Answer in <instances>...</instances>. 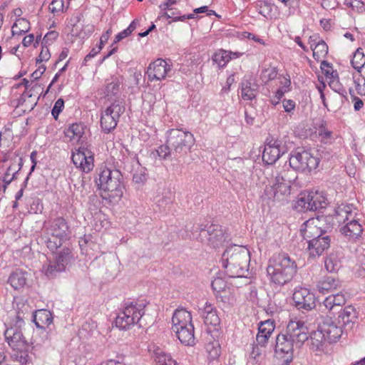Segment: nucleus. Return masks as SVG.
Listing matches in <instances>:
<instances>
[{
	"label": "nucleus",
	"mask_w": 365,
	"mask_h": 365,
	"mask_svg": "<svg viewBox=\"0 0 365 365\" xmlns=\"http://www.w3.org/2000/svg\"><path fill=\"white\" fill-rule=\"evenodd\" d=\"M309 339L308 328L303 322H290L284 332L277 336L275 352L279 358H284L286 364L293 359L294 349L300 348Z\"/></svg>",
	"instance_id": "1"
},
{
	"label": "nucleus",
	"mask_w": 365,
	"mask_h": 365,
	"mask_svg": "<svg viewBox=\"0 0 365 365\" xmlns=\"http://www.w3.org/2000/svg\"><path fill=\"white\" fill-rule=\"evenodd\" d=\"M165 138V143L155 150L157 155L163 160H177L186 155L195 142L192 133L178 128L167 130Z\"/></svg>",
	"instance_id": "2"
},
{
	"label": "nucleus",
	"mask_w": 365,
	"mask_h": 365,
	"mask_svg": "<svg viewBox=\"0 0 365 365\" xmlns=\"http://www.w3.org/2000/svg\"><path fill=\"white\" fill-rule=\"evenodd\" d=\"M221 262L230 277H247L250 263V250L246 247L234 245L225 250Z\"/></svg>",
	"instance_id": "3"
},
{
	"label": "nucleus",
	"mask_w": 365,
	"mask_h": 365,
	"mask_svg": "<svg viewBox=\"0 0 365 365\" xmlns=\"http://www.w3.org/2000/svg\"><path fill=\"white\" fill-rule=\"evenodd\" d=\"M98 178L96 182L104 194L103 197L111 203L118 202L123 195L124 184L121 172L106 165L101 166L98 170Z\"/></svg>",
	"instance_id": "4"
},
{
	"label": "nucleus",
	"mask_w": 365,
	"mask_h": 365,
	"mask_svg": "<svg viewBox=\"0 0 365 365\" xmlns=\"http://www.w3.org/2000/svg\"><path fill=\"white\" fill-rule=\"evenodd\" d=\"M297 272V264L287 253L273 256L269 260L267 273L275 287H282L292 282Z\"/></svg>",
	"instance_id": "5"
},
{
	"label": "nucleus",
	"mask_w": 365,
	"mask_h": 365,
	"mask_svg": "<svg viewBox=\"0 0 365 365\" xmlns=\"http://www.w3.org/2000/svg\"><path fill=\"white\" fill-rule=\"evenodd\" d=\"M148 302L145 299L125 302L122 309L115 319L116 327L120 330H129L135 325L140 324V319L145 314V308Z\"/></svg>",
	"instance_id": "6"
},
{
	"label": "nucleus",
	"mask_w": 365,
	"mask_h": 365,
	"mask_svg": "<svg viewBox=\"0 0 365 365\" xmlns=\"http://www.w3.org/2000/svg\"><path fill=\"white\" fill-rule=\"evenodd\" d=\"M70 230L67 221L62 217L49 220L45 224L44 243L53 252L69 239Z\"/></svg>",
	"instance_id": "7"
},
{
	"label": "nucleus",
	"mask_w": 365,
	"mask_h": 365,
	"mask_svg": "<svg viewBox=\"0 0 365 365\" xmlns=\"http://www.w3.org/2000/svg\"><path fill=\"white\" fill-rule=\"evenodd\" d=\"M334 225V217L333 216H317L304 222L301 232L304 239L308 242L312 239L319 238L325 232H331Z\"/></svg>",
	"instance_id": "8"
},
{
	"label": "nucleus",
	"mask_w": 365,
	"mask_h": 365,
	"mask_svg": "<svg viewBox=\"0 0 365 365\" xmlns=\"http://www.w3.org/2000/svg\"><path fill=\"white\" fill-rule=\"evenodd\" d=\"M202 241L206 239L207 245L215 249L224 246L225 242L230 240V235L226 230L220 225L212 224L203 227L202 225H197L195 232L192 233L190 237L198 238Z\"/></svg>",
	"instance_id": "9"
},
{
	"label": "nucleus",
	"mask_w": 365,
	"mask_h": 365,
	"mask_svg": "<svg viewBox=\"0 0 365 365\" xmlns=\"http://www.w3.org/2000/svg\"><path fill=\"white\" fill-rule=\"evenodd\" d=\"M125 111V106L121 100L114 101L101 113V127L105 133H109L114 130L118 123L120 115Z\"/></svg>",
	"instance_id": "10"
},
{
	"label": "nucleus",
	"mask_w": 365,
	"mask_h": 365,
	"mask_svg": "<svg viewBox=\"0 0 365 365\" xmlns=\"http://www.w3.org/2000/svg\"><path fill=\"white\" fill-rule=\"evenodd\" d=\"M289 163L295 170L309 172L318 167L319 159L307 150H295L291 154Z\"/></svg>",
	"instance_id": "11"
},
{
	"label": "nucleus",
	"mask_w": 365,
	"mask_h": 365,
	"mask_svg": "<svg viewBox=\"0 0 365 365\" xmlns=\"http://www.w3.org/2000/svg\"><path fill=\"white\" fill-rule=\"evenodd\" d=\"M4 336L6 341L12 349L19 352L28 351L30 347L29 343L26 340L19 327H13V326L7 327L4 331Z\"/></svg>",
	"instance_id": "12"
},
{
	"label": "nucleus",
	"mask_w": 365,
	"mask_h": 365,
	"mask_svg": "<svg viewBox=\"0 0 365 365\" xmlns=\"http://www.w3.org/2000/svg\"><path fill=\"white\" fill-rule=\"evenodd\" d=\"M292 299L299 310L309 311L316 307L315 295L304 287L295 288Z\"/></svg>",
	"instance_id": "13"
},
{
	"label": "nucleus",
	"mask_w": 365,
	"mask_h": 365,
	"mask_svg": "<svg viewBox=\"0 0 365 365\" xmlns=\"http://www.w3.org/2000/svg\"><path fill=\"white\" fill-rule=\"evenodd\" d=\"M285 153L282 143L278 139L267 138L262 153V160L267 165H273Z\"/></svg>",
	"instance_id": "14"
},
{
	"label": "nucleus",
	"mask_w": 365,
	"mask_h": 365,
	"mask_svg": "<svg viewBox=\"0 0 365 365\" xmlns=\"http://www.w3.org/2000/svg\"><path fill=\"white\" fill-rule=\"evenodd\" d=\"M71 159L75 166L84 173L90 172L94 167L93 154L87 148H79L73 153Z\"/></svg>",
	"instance_id": "15"
},
{
	"label": "nucleus",
	"mask_w": 365,
	"mask_h": 365,
	"mask_svg": "<svg viewBox=\"0 0 365 365\" xmlns=\"http://www.w3.org/2000/svg\"><path fill=\"white\" fill-rule=\"evenodd\" d=\"M298 205L307 210L315 211L326 207L327 205V197L323 192H309L299 198Z\"/></svg>",
	"instance_id": "16"
},
{
	"label": "nucleus",
	"mask_w": 365,
	"mask_h": 365,
	"mask_svg": "<svg viewBox=\"0 0 365 365\" xmlns=\"http://www.w3.org/2000/svg\"><path fill=\"white\" fill-rule=\"evenodd\" d=\"M170 71L171 65L167 61L158 58L149 64L145 75L150 81H160L165 79L168 73Z\"/></svg>",
	"instance_id": "17"
},
{
	"label": "nucleus",
	"mask_w": 365,
	"mask_h": 365,
	"mask_svg": "<svg viewBox=\"0 0 365 365\" xmlns=\"http://www.w3.org/2000/svg\"><path fill=\"white\" fill-rule=\"evenodd\" d=\"M290 180L285 179L282 174H278L274 179L272 186L273 197L275 201L282 202L287 200L291 193Z\"/></svg>",
	"instance_id": "18"
},
{
	"label": "nucleus",
	"mask_w": 365,
	"mask_h": 365,
	"mask_svg": "<svg viewBox=\"0 0 365 365\" xmlns=\"http://www.w3.org/2000/svg\"><path fill=\"white\" fill-rule=\"evenodd\" d=\"M330 232H325L319 238L312 239L307 242V250L312 257H317L322 255L324 251L327 250L331 244Z\"/></svg>",
	"instance_id": "19"
},
{
	"label": "nucleus",
	"mask_w": 365,
	"mask_h": 365,
	"mask_svg": "<svg viewBox=\"0 0 365 365\" xmlns=\"http://www.w3.org/2000/svg\"><path fill=\"white\" fill-rule=\"evenodd\" d=\"M33 321L38 328L43 329L41 332L42 341L41 343H37V345L44 344L46 341L48 340V333L45 330V328L53 322L52 314L45 309L37 310L34 314Z\"/></svg>",
	"instance_id": "20"
},
{
	"label": "nucleus",
	"mask_w": 365,
	"mask_h": 365,
	"mask_svg": "<svg viewBox=\"0 0 365 365\" xmlns=\"http://www.w3.org/2000/svg\"><path fill=\"white\" fill-rule=\"evenodd\" d=\"M319 325L328 339L329 344L336 342L342 334L341 326L337 325L331 317L324 319Z\"/></svg>",
	"instance_id": "21"
},
{
	"label": "nucleus",
	"mask_w": 365,
	"mask_h": 365,
	"mask_svg": "<svg viewBox=\"0 0 365 365\" xmlns=\"http://www.w3.org/2000/svg\"><path fill=\"white\" fill-rule=\"evenodd\" d=\"M172 329L173 331L193 325L190 312L184 309H178L172 317Z\"/></svg>",
	"instance_id": "22"
},
{
	"label": "nucleus",
	"mask_w": 365,
	"mask_h": 365,
	"mask_svg": "<svg viewBox=\"0 0 365 365\" xmlns=\"http://www.w3.org/2000/svg\"><path fill=\"white\" fill-rule=\"evenodd\" d=\"M54 252L55 257L53 259L56 260L59 265L64 267L66 270L67 267L71 266L75 260L74 254L69 246L65 245L63 247H61L56 251H54L53 253Z\"/></svg>",
	"instance_id": "23"
},
{
	"label": "nucleus",
	"mask_w": 365,
	"mask_h": 365,
	"mask_svg": "<svg viewBox=\"0 0 365 365\" xmlns=\"http://www.w3.org/2000/svg\"><path fill=\"white\" fill-rule=\"evenodd\" d=\"M200 314L207 325H211L214 327H217L220 323V317L217 314L216 308L209 302H206L202 309H200Z\"/></svg>",
	"instance_id": "24"
},
{
	"label": "nucleus",
	"mask_w": 365,
	"mask_h": 365,
	"mask_svg": "<svg viewBox=\"0 0 365 365\" xmlns=\"http://www.w3.org/2000/svg\"><path fill=\"white\" fill-rule=\"evenodd\" d=\"M337 312L339 313L338 323L341 326H349L351 324H354L357 319L356 310L351 305L340 309Z\"/></svg>",
	"instance_id": "25"
},
{
	"label": "nucleus",
	"mask_w": 365,
	"mask_h": 365,
	"mask_svg": "<svg viewBox=\"0 0 365 365\" xmlns=\"http://www.w3.org/2000/svg\"><path fill=\"white\" fill-rule=\"evenodd\" d=\"M341 232L349 238L356 240L361 237L363 227L358 220L353 219L341 228Z\"/></svg>",
	"instance_id": "26"
},
{
	"label": "nucleus",
	"mask_w": 365,
	"mask_h": 365,
	"mask_svg": "<svg viewBox=\"0 0 365 365\" xmlns=\"http://www.w3.org/2000/svg\"><path fill=\"white\" fill-rule=\"evenodd\" d=\"M341 287V283L339 279L332 276L324 277L317 285V289L322 294L333 292L340 289Z\"/></svg>",
	"instance_id": "27"
},
{
	"label": "nucleus",
	"mask_w": 365,
	"mask_h": 365,
	"mask_svg": "<svg viewBox=\"0 0 365 365\" xmlns=\"http://www.w3.org/2000/svg\"><path fill=\"white\" fill-rule=\"evenodd\" d=\"M327 344L328 339L319 325L318 329L310 335V347L314 351H322Z\"/></svg>",
	"instance_id": "28"
},
{
	"label": "nucleus",
	"mask_w": 365,
	"mask_h": 365,
	"mask_svg": "<svg viewBox=\"0 0 365 365\" xmlns=\"http://www.w3.org/2000/svg\"><path fill=\"white\" fill-rule=\"evenodd\" d=\"M174 332L182 344L185 346H193L195 344L193 325L182 329L180 328V329L175 331Z\"/></svg>",
	"instance_id": "29"
},
{
	"label": "nucleus",
	"mask_w": 365,
	"mask_h": 365,
	"mask_svg": "<svg viewBox=\"0 0 365 365\" xmlns=\"http://www.w3.org/2000/svg\"><path fill=\"white\" fill-rule=\"evenodd\" d=\"M257 93V85L252 79L242 81L241 83V96L245 101H252L255 98Z\"/></svg>",
	"instance_id": "30"
},
{
	"label": "nucleus",
	"mask_w": 365,
	"mask_h": 365,
	"mask_svg": "<svg viewBox=\"0 0 365 365\" xmlns=\"http://www.w3.org/2000/svg\"><path fill=\"white\" fill-rule=\"evenodd\" d=\"M26 272L17 269L10 274L8 282L14 289L22 288L26 282Z\"/></svg>",
	"instance_id": "31"
},
{
	"label": "nucleus",
	"mask_w": 365,
	"mask_h": 365,
	"mask_svg": "<svg viewBox=\"0 0 365 365\" xmlns=\"http://www.w3.org/2000/svg\"><path fill=\"white\" fill-rule=\"evenodd\" d=\"M44 274L49 279L57 277L59 274L66 271L64 267L59 265L56 260H50L43 266Z\"/></svg>",
	"instance_id": "32"
},
{
	"label": "nucleus",
	"mask_w": 365,
	"mask_h": 365,
	"mask_svg": "<svg viewBox=\"0 0 365 365\" xmlns=\"http://www.w3.org/2000/svg\"><path fill=\"white\" fill-rule=\"evenodd\" d=\"M154 360L157 365H179L170 354L165 353L160 349L155 351Z\"/></svg>",
	"instance_id": "33"
},
{
	"label": "nucleus",
	"mask_w": 365,
	"mask_h": 365,
	"mask_svg": "<svg viewBox=\"0 0 365 365\" xmlns=\"http://www.w3.org/2000/svg\"><path fill=\"white\" fill-rule=\"evenodd\" d=\"M66 135L71 140H79L84 134V125L81 123H73L66 130Z\"/></svg>",
	"instance_id": "34"
},
{
	"label": "nucleus",
	"mask_w": 365,
	"mask_h": 365,
	"mask_svg": "<svg viewBox=\"0 0 365 365\" xmlns=\"http://www.w3.org/2000/svg\"><path fill=\"white\" fill-rule=\"evenodd\" d=\"M30 23L28 20L24 18L19 19L12 26V35H22L27 33L30 30Z\"/></svg>",
	"instance_id": "35"
},
{
	"label": "nucleus",
	"mask_w": 365,
	"mask_h": 365,
	"mask_svg": "<svg viewBox=\"0 0 365 365\" xmlns=\"http://www.w3.org/2000/svg\"><path fill=\"white\" fill-rule=\"evenodd\" d=\"M325 267L329 272H334L341 267V262L336 254L331 253L327 257L325 262Z\"/></svg>",
	"instance_id": "36"
},
{
	"label": "nucleus",
	"mask_w": 365,
	"mask_h": 365,
	"mask_svg": "<svg viewBox=\"0 0 365 365\" xmlns=\"http://www.w3.org/2000/svg\"><path fill=\"white\" fill-rule=\"evenodd\" d=\"M351 63L352 66L358 71H360V70L364 67L365 65V55L362 48H359L356 49L353 54Z\"/></svg>",
	"instance_id": "37"
},
{
	"label": "nucleus",
	"mask_w": 365,
	"mask_h": 365,
	"mask_svg": "<svg viewBox=\"0 0 365 365\" xmlns=\"http://www.w3.org/2000/svg\"><path fill=\"white\" fill-rule=\"evenodd\" d=\"M123 83V78L115 77L112 78V81L108 83L106 87L105 93L108 96H116L120 92V85Z\"/></svg>",
	"instance_id": "38"
},
{
	"label": "nucleus",
	"mask_w": 365,
	"mask_h": 365,
	"mask_svg": "<svg viewBox=\"0 0 365 365\" xmlns=\"http://www.w3.org/2000/svg\"><path fill=\"white\" fill-rule=\"evenodd\" d=\"M228 56L227 51L220 50L215 53L212 58L219 67H224L230 61V56Z\"/></svg>",
	"instance_id": "39"
},
{
	"label": "nucleus",
	"mask_w": 365,
	"mask_h": 365,
	"mask_svg": "<svg viewBox=\"0 0 365 365\" xmlns=\"http://www.w3.org/2000/svg\"><path fill=\"white\" fill-rule=\"evenodd\" d=\"M314 58L319 61L322 58H324L328 53V46L324 40H322L316 47L312 48Z\"/></svg>",
	"instance_id": "40"
},
{
	"label": "nucleus",
	"mask_w": 365,
	"mask_h": 365,
	"mask_svg": "<svg viewBox=\"0 0 365 365\" xmlns=\"http://www.w3.org/2000/svg\"><path fill=\"white\" fill-rule=\"evenodd\" d=\"M273 6L274 4L269 1H260L257 4V9L261 15L265 18H269L271 16Z\"/></svg>",
	"instance_id": "41"
},
{
	"label": "nucleus",
	"mask_w": 365,
	"mask_h": 365,
	"mask_svg": "<svg viewBox=\"0 0 365 365\" xmlns=\"http://www.w3.org/2000/svg\"><path fill=\"white\" fill-rule=\"evenodd\" d=\"M274 329L275 324L274 320H265L260 322L258 328V333L271 336Z\"/></svg>",
	"instance_id": "42"
},
{
	"label": "nucleus",
	"mask_w": 365,
	"mask_h": 365,
	"mask_svg": "<svg viewBox=\"0 0 365 365\" xmlns=\"http://www.w3.org/2000/svg\"><path fill=\"white\" fill-rule=\"evenodd\" d=\"M354 83L357 93L360 96H365V78L360 75L354 76Z\"/></svg>",
	"instance_id": "43"
},
{
	"label": "nucleus",
	"mask_w": 365,
	"mask_h": 365,
	"mask_svg": "<svg viewBox=\"0 0 365 365\" xmlns=\"http://www.w3.org/2000/svg\"><path fill=\"white\" fill-rule=\"evenodd\" d=\"M211 286L215 292L219 293L225 289L227 282L221 277H217L212 282Z\"/></svg>",
	"instance_id": "44"
},
{
	"label": "nucleus",
	"mask_w": 365,
	"mask_h": 365,
	"mask_svg": "<svg viewBox=\"0 0 365 365\" xmlns=\"http://www.w3.org/2000/svg\"><path fill=\"white\" fill-rule=\"evenodd\" d=\"M207 351L209 357L212 360L217 359L220 355V348L218 344H216V345L214 344H207Z\"/></svg>",
	"instance_id": "45"
},
{
	"label": "nucleus",
	"mask_w": 365,
	"mask_h": 365,
	"mask_svg": "<svg viewBox=\"0 0 365 365\" xmlns=\"http://www.w3.org/2000/svg\"><path fill=\"white\" fill-rule=\"evenodd\" d=\"M64 107V101L62 98H58L54 103L51 110V114L55 120H57L59 114Z\"/></svg>",
	"instance_id": "46"
},
{
	"label": "nucleus",
	"mask_w": 365,
	"mask_h": 365,
	"mask_svg": "<svg viewBox=\"0 0 365 365\" xmlns=\"http://www.w3.org/2000/svg\"><path fill=\"white\" fill-rule=\"evenodd\" d=\"M58 33L56 31H51L48 32L42 40V45L48 46L53 43V41L58 38Z\"/></svg>",
	"instance_id": "47"
},
{
	"label": "nucleus",
	"mask_w": 365,
	"mask_h": 365,
	"mask_svg": "<svg viewBox=\"0 0 365 365\" xmlns=\"http://www.w3.org/2000/svg\"><path fill=\"white\" fill-rule=\"evenodd\" d=\"M345 4L356 10L358 12H362L364 10V4L361 0H346Z\"/></svg>",
	"instance_id": "48"
},
{
	"label": "nucleus",
	"mask_w": 365,
	"mask_h": 365,
	"mask_svg": "<svg viewBox=\"0 0 365 365\" xmlns=\"http://www.w3.org/2000/svg\"><path fill=\"white\" fill-rule=\"evenodd\" d=\"M51 58V54L47 46L42 45V48L38 55V57L36 58V63H40L43 61H47Z\"/></svg>",
	"instance_id": "49"
},
{
	"label": "nucleus",
	"mask_w": 365,
	"mask_h": 365,
	"mask_svg": "<svg viewBox=\"0 0 365 365\" xmlns=\"http://www.w3.org/2000/svg\"><path fill=\"white\" fill-rule=\"evenodd\" d=\"M332 296L333 304H335L337 310L344 305L346 302L345 297L341 293H337L336 294H331Z\"/></svg>",
	"instance_id": "50"
},
{
	"label": "nucleus",
	"mask_w": 365,
	"mask_h": 365,
	"mask_svg": "<svg viewBox=\"0 0 365 365\" xmlns=\"http://www.w3.org/2000/svg\"><path fill=\"white\" fill-rule=\"evenodd\" d=\"M11 167L9 166L4 175V176L3 177V182L5 183V187L6 185H8L9 184H10L11 182V181L16 178V175L18 174L19 173V170L17 171H15L13 173H11Z\"/></svg>",
	"instance_id": "51"
},
{
	"label": "nucleus",
	"mask_w": 365,
	"mask_h": 365,
	"mask_svg": "<svg viewBox=\"0 0 365 365\" xmlns=\"http://www.w3.org/2000/svg\"><path fill=\"white\" fill-rule=\"evenodd\" d=\"M329 86L336 93L340 95L346 97V91L341 86V85L339 83L338 81H331L329 83Z\"/></svg>",
	"instance_id": "52"
},
{
	"label": "nucleus",
	"mask_w": 365,
	"mask_h": 365,
	"mask_svg": "<svg viewBox=\"0 0 365 365\" xmlns=\"http://www.w3.org/2000/svg\"><path fill=\"white\" fill-rule=\"evenodd\" d=\"M63 0H52L49 5V10L51 13L58 12L63 10Z\"/></svg>",
	"instance_id": "53"
},
{
	"label": "nucleus",
	"mask_w": 365,
	"mask_h": 365,
	"mask_svg": "<svg viewBox=\"0 0 365 365\" xmlns=\"http://www.w3.org/2000/svg\"><path fill=\"white\" fill-rule=\"evenodd\" d=\"M168 195H163L160 199H159L157 202V205L161 208L165 210L168 206H169L172 203V198L170 197V194Z\"/></svg>",
	"instance_id": "54"
},
{
	"label": "nucleus",
	"mask_w": 365,
	"mask_h": 365,
	"mask_svg": "<svg viewBox=\"0 0 365 365\" xmlns=\"http://www.w3.org/2000/svg\"><path fill=\"white\" fill-rule=\"evenodd\" d=\"M359 269L357 274L359 277H365V255L358 257Z\"/></svg>",
	"instance_id": "55"
},
{
	"label": "nucleus",
	"mask_w": 365,
	"mask_h": 365,
	"mask_svg": "<svg viewBox=\"0 0 365 365\" xmlns=\"http://www.w3.org/2000/svg\"><path fill=\"white\" fill-rule=\"evenodd\" d=\"M286 91L279 88L274 93V96L269 99V102L273 106H277L279 103L280 100L284 96Z\"/></svg>",
	"instance_id": "56"
},
{
	"label": "nucleus",
	"mask_w": 365,
	"mask_h": 365,
	"mask_svg": "<svg viewBox=\"0 0 365 365\" xmlns=\"http://www.w3.org/2000/svg\"><path fill=\"white\" fill-rule=\"evenodd\" d=\"M322 306L324 307L325 309L329 312H334L335 311L338 312L335 304H333L332 296H331V295L326 297V299L324 300Z\"/></svg>",
	"instance_id": "57"
},
{
	"label": "nucleus",
	"mask_w": 365,
	"mask_h": 365,
	"mask_svg": "<svg viewBox=\"0 0 365 365\" xmlns=\"http://www.w3.org/2000/svg\"><path fill=\"white\" fill-rule=\"evenodd\" d=\"M283 108L285 112L291 113L295 108V102L291 99H284L282 101Z\"/></svg>",
	"instance_id": "58"
},
{
	"label": "nucleus",
	"mask_w": 365,
	"mask_h": 365,
	"mask_svg": "<svg viewBox=\"0 0 365 365\" xmlns=\"http://www.w3.org/2000/svg\"><path fill=\"white\" fill-rule=\"evenodd\" d=\"M171 16H173V21H185L186 19H192L195 18L194 14H190L187 15H182V16H176L175 12L171 11L169 12Z\"/></svg>",
	"instance_id": "59"
},
{
	"label": "nucleus",
	"mask_w": 365,
	"mask_h": 365,
	"mask_svg": "<svg viewBox=\"0 0 365 365\" xmlns=\"http://www.w3.org/2000/svg\"><path fill=\"white\" fill-rule=\"evenodd\" d=\"M320 68L322 70L325 76H328L333 73V69L330 63L327 61H322L320 65Z\"/></svg>",
	"instance_id": "60"
},
{
	"label": "nucleus",
	"mask_w": 365,
	"mask_h": 365,
	"mask_svg": "<svg viewBox=\"0 0 365 365\" xmlns=\"http://www.w3.org/2000/svg\"><path fill=\"white\" fill-rule=\"evenodd\" d=\"M269 337L270 336L269 335L257 333L256 336L257 343L259 346L264 347L267 344Z\"/></svg>",
	"instance_id": "61"
},
{
	"label": "nucleus",
	"mask_w": 365,
	"mask_h": 365,
	"mask_svg": "<svg viewBox=\"0 0 365 365\" xmlns=\"http://www.w3.org/2000/svg\"><path fill=\"white\" fill-rule=\"evenodd\" d=\"M129 35H130V30L128 31V30L124 29L123 31H120L115 36V39L113 41V43L112 44L111 46H113V44H115V43H118L119 41H120L121 40H123V38H126Z\"/></svg>",
	"instance_id": "62"
},
{
	"label": "nucleus",
	"mask_w": 365,
	"mask_h": 365,
	"mask_svg": "<svg viewBox=\"0 0 365 365\" xmlns=\"http://www.w3.org/2000/svg\"><path fill=\"white\" fill-rule=\"evenodd\" d=\"M322 39L320 38L318 34H313L309 38V43L310 44L311 48L316 47V44H319Z\"/></svg>",
	"instance_id": "63"
},
{
	"label": "nucleus",
	"mask_w": 365,
	"mask_h": 365,
	"mask_svg": "<svg viewBox=\"0 0 365 365\" xmlns=\"http://www.w3.org/2000/svg\"><path fill=\"white\" fill-rule=\"evenodd\" d=\"M111 33L112 31L110 29H109L101 36L100 43L98 46H101L102 48H103L105 43L108 41Z\"/></svg>",
	"instance_id": "64"
}]
</instances>
